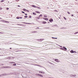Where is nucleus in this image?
I'll list each match as a JSON object with an SVG mask.
<instances>
[{
    "mask_svg": "<svg viewBox=\"0 0 78 78\" xmlns=\"http://www.w3.org/2000/svg\"><path fill=\"white\" fill-rule=\"evenodd\" d=\"M38 76H41V77H43V76L42 75H41L40 74H38Z\"/></svg>",
    "mask_w": 78,
    "mask_h": 78,
    "instance_id": "8",
    "label": "nucleus"
},
{
    "mask_svg": "<svg viewBox=\"0 0 78 78\" xmlns=\"http://www.w3.org/2000/svg\"><path fill=\"white\" fill-rule=\"evenodd\" d=\"M42 14L40 15L39 16V17H41V16H42Z\"/></svg>",
    "mask_w": 78,
    "mask_h": 78,
    "instance_id": "20",
    "label": "nucleus"
},
{
    "mask_svg": "<svg viewBox=\"0 0 78 78\" xmlns=\"http://www.w3.org/2000/svg\"><path fill=\"white\" fill-rule=\"evenodd\" d=\"M77 33H78V32H77Z\"/></svg>",
    "mask_w": 78,
    "mask_h": 78,
    "instance_id": "39",
    "label": "nucleus"
},
{
    "mask_svg": "<svg viewBox=\"0 0 78 78\" xmlns=\"http://www.w3.org/2000/svg\"><path fill=\"white\" fill-rule=\"evenodd\" d=\"M13 63V62H12V63Z\"/></svg>",
    "mask_w": 78,
    "mask_h": 78,
    "instance_id": "43",
    "label": "nucleus"
},
{
    "mask_svg": "<svg viewBox=\"0 0 78 78\" xmlns=\"http://www.w3.org/2000/svg\"><path fill=\"white\" fill-rule=\"evenodd\" d=\"M22 12V13H24V14L25 13V12Z\"/></svg>",
    "mask_w": 78,
    "mask_h": 78,
    "instance_id": "28",
    "label": "nucleus"
},
{
    "mask_svg": "<svg viewBox=\"0 0 78 78\" xmlns=\"http://www.w3.org/2000/svg\"><path fill=\"white\" fill-rule=\"evenodd\" d=\"M63 49L64 51H66V50H67V48H66V47H63Z\"/></svg>",
    "mask_w": 78,
    "mask_h": 78,
    "instance_id": "5",
    "label": "nucleus"
},
{
    "mask_svg": "<svg viewBox=\"0 0 78 78\" xmlns=\"http://www.w3.org/2000/svg\"><path fill=\"white\" fill-rule=\"evenodd\" d=\"M9 22L8 21H6L5 23H9Z\"/></svg>",
    "mask_w": 78,
    "mask_h": 78,
    "instance_id": "22",
    "label": "nucleus"
},
{
    "mask_svg": "<svg viewBox=\"0 0 78 78\" xmlns=\"http://www.w3.org/2000/svg\"><path fill=\"white\" fill-rule=\"evenodd\" d=\"M33 14L34 15H36V13H35L33 12Z\"/></svg>",
    "mask_w": 78,
    "mask_h": 78,
    "instance_id": "15",
    "label": "nucleus"
},
{
    "mask_svg": "<svg viewBox=\"0 0 78 78\" xmlns=\"http://www.w3.org/2000/svg\"><path fill=\"white\" fill-rule=\"evenodd\" d=\"M44 17H47V15H45L44 16Z\"/></svg>",
    "mask_w": 78,
    "mask_h": 78,
    "instance_id": "18",
    "label": "nucleus"
},
{
    "mask_svg": "<svg viewBox=\"0 0 78 78\" xmlns=\"http://www.w3.org/2000/svg\"><path fill=\"white\" fill-rule=\"evenodd\" d=\"M55 39H57V38H55Z\"/></svg>",
    "mask_w": 78,
    "mask_h": 78,
    "instance_id": "40",
    "label": "nucleus"
},
{
    "mask_svg": "<svg viewBox=\"0 0 78 78\" xmlns=\"http://www.w3.org/2000/svg\"><path fill=\"white\" fill-rule=\"evenodd\" d=\"M64 19L65 20H66V18L65 17H64Z\"/></svg>",
    "mask_w": 78,
    "mask_h": 78,
    "instance_id": "31",
    "label": "nucleus"
},
{
    "mask_svg": "<svg viewBox=\"0 0 78 78\" xmlns=\"http://www.w3.org/2000/svg\"><path fill=\"white\" fill-rule=\"evenodd\" d=\"M37 8H38V9H41V8L39 7H37Z\"/></svg>",
    "mask_w": 78,
    "mask_h": 78,
    "instance_id": "17",
    "label": "nucleus"
},
{
    "mask_svg": "<svg viewBox=\"0 0 78 78\" xmlns=\"http://www.w3.org/2000/svg\"><path fill=\"white\" fill-rule=\"evenodd\" d=\"M25 14L26 15V16H27V14L25 13Z\"/></svg>",
    "mask_w": 78,
    "mask_h": 78,
    "instance_id": "29",
    "label": "nucleus"
},
{
    "mask_svg": "<svg viewBox=\"0 0 78 78\" xmlns=\"http://www.w3.org/2000/svg\"><path fill=\"white\" fill-rule=\"evenodd\" d=\"M23 11H27V10L25 9H23Z\"/></svg>",
    "mask_w": 78,
    "mask_h": 78,
    "instance_id": "11",
    "label": "nucleus"
},
{
    "mask_svg": "<svg viewBox=\"0 0 78 78\" xmlns=\"http://www.w3.org/2000/svg\"><path fill=\"white\" fill-rule=\"evenodd\" d=\"M20 19H22V17H20Z\"/></svg>",
    "mask_w": 78,
    "mask_h": 78,
    "instance_id": "30",
    "label": "nucleus"
},
{
    "mask_svg": "<svg viewBox=\"0 0 78 78\" xmlns=\"http://www.w3.org/2000/svg\"><path fill=\"white\" fill-rule=\"evenodd\" d=\"M38 19H39V17H38Z\"/></svg>",
    "mask_w": 78,
    "mask_h": 78,
    "instance_id": "41",
    "label": "nucleus"
},
{
    "mask_svg": "<svg viewBox=\"0 0 78 78\" xmlns=\"http://www.w3.org/2000/svg\"><path fill=\"white\" fill-rule=\"evenodd\" d=\"M1 9H2V7H0V10H1Z\"/></svg>",
    "mask_w": 78,
    "mask_h": 78,
    "instance_id": "23",
    "label": "nucleus"
},
{
    "mask_svg": "<svg viewBox=\"0 0 78 78\" xmlns=\"http://www.w3.org/2000/svg\"><path fill=\"white\" fill-rule=\"evenodd\" d=\"M49 23V22L48 23Z\"/></svg>",
    "mask_w": 78,
    "mask_h": 78,
    "instance_id": "44",
    "label": "nucleus"
},
{
    "mask_svg": "<svg viewBox=\"0 0 78 78\" xmlns=\"http://www.w3.org/2000/svg\"><path fill=\"white\" fill-rule=\"evenodd\" d=\"M13 66H16V64H14L13 65Z\"/></svg>",
    "mask_w": 78,
    "mask_h": 78,
    "instance_id": "25",
    "label": "nucleus"
},
{
    "mask_svg": "<svg viewBox=\"0 0 78 78\" xmlns=\"http://www.w3.org/2000/svg\"><path fill=\"white\" fill-rule=\"evenodd\" d=\"M16 19H20V18L19 17H17Z\"/></svg>",
    "mask_w": 78,
    "mask_h": 78,
    "instance_id": "24",
    "label": "nucleus"
},
{
    "mask_svg": "<svg viewBox=\"0 0 78 78\" xmlns=\"http://www.w3.org/2000/svg\"><path fill=\"white\" fill-rule=\"evenodd\" d=\"M32 7H34V8H37V7H36V6L34 5H32Z\"/></svg>",
    "mask_w": 78,
    "mask_h": 78,
    "instance_id": "6",
    "label": "nucleus"
},
{
    "mask_svg": "<svg viewBox=\"0 0 78 78\" xmlns=\"http://www.w3.org/2000/svg\"><path fill=\"white\" fill-rule=\"evenodd\" d=\"M60 49H61V50H64V49H63V48H60Z\"/></svg>",
    "mask_w": 78,
    "mask_h": 78,
    "instance_id": "21",
    "label": "nucleus"
},
{
    "mask_svg": "<svg viewBox=\"0 0 78 78\" xmlns=\"http://www.w3.org/2000/svg\"><path fill=\"white\" fill-rule=\"evenodd\" d=\"M27 12H29V10H27Z\"/></svg>",
    "mask_w": 78,
    "mask_h": 78,
    "instance_id": "26",
    "label": "nucleus"
},
{
    "mask_svg": "<svg viewBox=\"0 0 78 78\" xmlns=\"http://www.w3.org/2000/svg\"><path fill=\"white\" fill-rule=\"evenodd\" d=\"M70 53H76V51H74L73 50H72L70 51Z\"/></svg>",
    "mask_w": 78,
    "mask_h": 78,
    "instance_id": "1",
    "label": "nucleus"
},
{
    "mask_svg": "<svg viewBox=\"0 0 78 78\" xmlns=\"http://www.w3.org/2000/svg\"><path fill=\"white\" fill-rule=\"evenodd\" d=\"M55 61L57 62H59V60L58 59H55Z\"/></svg>",
    "mask_w": 78,
    "mask_h": 78,
    "instance_id": "4",
    "label": "nucleus"
},
{
    "mask_svg": "<svg viewBox=\"0 0 78 78\" xmlns=\"http://www.w3.org/2000/svg\"><path fill=\"white\" fill-rule=\"evenodd\" d=\"M43 19H45V18H44Z\"/></svg>",
    "mask_w": 78,
    "mask_h": 78,
    "instance_id": "37",
    "label": "nucleus"
},
{
    "mask_svg": "<svg viewBox=\"0 0 78 78\" xmlns=\"http://www.w3.org/2000/svg\"><path fill=\"white\" fill-rule=\"evenodd\" d=\"M24 17H25L26 18H27L28 17V16H25Z\"/></svg>",
    "mask_w": 78,
    "mask_h": 78,
    "instance_id": "19",
    "label": "nucleus"
},
{
    "mask_svg": "<svg viewBox=\"0 0 78 78\" xmlns=\"http://www.w3.org/2000/svg\"><path fill=\"white\" fill-rule=\"evenodd\" d=\"M52 38H54V39H55V38H54V37H52Z\"/></svg>",
    "mask_w": 78,
    "mask_h": 78,
    "instance_id": "35",
    "label": "nucleus"
},
{
    "mask_svg": "<svg viewBox=\"0 0 78 78\" xmlns=\"http://www.w3.org/2000/svg\"><path fill=\"white\" fill-rule=\"evenodd\" d=\"M25 23L26 24H31V23Z\"/></svg>",
    "mask_w": 78,
    "mask_h": 78,
    "instance_id": "14",
    "label": "nucleus"
},
{
    "mask_svg": "<svg viewBox=\"0 0 78 78\" xmlns=\"http://www.w3.org/2000/svg\"><path fill=\"white\" fill-rule=\"evenodd\" d=\"M35 12H36V13H38V14H40V12L38 11H36Z\"/></svg>",
    "mask_w": 78,
    "mask_h": 78,
    "instance_id": "9",
    "label": "nucleus"
},
{
    "mask_svg": "<svg viewBox=\"0 0 78 78\" xmlns=\"http://www.w3.org/2000/svg\"><path fill=\"white\" fill-rule=\"evenodd\" d=\"M72 16H73V15H72Z\"/></svg>",
    "mask_w": 78,
    "mask_h": 78,
    "instance_id": "36",
    "label": "nucleus"
},
{
    "mask_svg": "<svg viewBox=\"0 0 78 78\" xmlns=\"http://www.w3.org/2000/svg\"><path fill=\"white\" fill-rule=\"evenodd\" d=\"M45 20H48V19L47 18H45Z\"/></svg>",
    "mask_w": 78,
    "mask_h": 78,
    "instance_id": "13",
    "label": "nucleus"
},
{
    "mask_svg": "<svg viewBox=\"0 0 78 78\" xmlns=\"http://www.w3.org/2000/svg\"><path fill=\"white\" fill-rule=\"evenodd\" d=\"M4 0H2L1 1V2H4Z\"/></svg>",
    "mask_w": 78,
    "mask_h": 78,
    "instance_id": "16",
    "label": "nucleus"
},
{
    "mask_svg": "<svg viewBox=\"0 0 78 78\" xmlns=\"http://www.w3.org/2000/svg\"><path fill=\"white\" fill-rule=\"evenodd\" d=\"M61 47H62V46H61Z\"/></svg>",
    "mask_w": 78,
    "mask_h": 78,
    "instance_id": "42",
    "label": "nucleus"
},
{
    "mask_svg": "<svg viewBox=\"0 0 78 78\" xmlns=\"http://www.w3.org/2000/svg\"><path fill=\"white\" fill-rule=\"evenodd\" d=\"M1 21H2V22H5V23H6V21L2 20H1Z\"/></svg>",
    "mask_w": 78,
    "mask_h": 78,
    "instance_id": "10",
    "label": "nucleus"
},
{
    "mask_svg": "<svg viewBox=\"0 0 78 78\" xmlns=\"http://www.w3.org/2000/svg\"><path fill=\"white\" fill-rule=\"evenodd\" d=\"M0 19H2V18H0Z\"/></svg>",
    "mask_w": 78,
    "mask_h": 78,
    "instance_id": "38",
    "label": "nucleus"
},
{
    "mask_svg": "<svg viewBox=\"0 0 78 78\" xmlns=\"http://www.w3.org/2000/svg\"><path fill=\"white\" fill-rule=\"evenodd\" d=\"M68 14H70V12H68Z\"/></svg>",
    "mask_w": 78,
    "mask_h": 78,
    "instance_id": "33",
    "label": "nucleus"
},
{
    "mask_svg": "<svg viewBox=\"0 0 78 78\" xmlns=\"http://www.w3.org/2000/svg\"><path fill=\"white\" fill-rule=\"evenodd\" d=\"M35 66H39L40 67H42L41 66H40L39 65H35Z\"/></svg>",
    "mask_w": 78,
    "mask_h": 78,
    "instance_id": "12",
    "label": "nucleus"
},
{
    "mask_svg": "<svg viewBox=\"0 0 78 78\" xmlns=\"http://www.w3.org/2000/svg\"><path fill=\"white\" fill-rule=\"evenodd\" d=\"M39 73H42V74H44L45 73L42 71H40Z\"/></svg>",
    "mask_w": 78,
    "mask_h": 78,
    "instance_id": "2",
    "label": "nucleus"
},
{
    "mask_svg": "<svg viewBox=\"0 0 78 78\" xmlns=\"http://www.w3.org/2000/svg\"><path fill=\"white\" fill-rule=\"evenodd\" d=\"M77 33V32H75V33H74V34H76Z\"/></svg>",
    "mask_w": 78,
    "mask_h": 78,
    "instance_id": "32",
    "label": "nucleus"
},
{
    "mask_svg": "<svg viewBox=\"0 0 78 78\" xmlns=\"http://www.w3.org/2000/svg\"><path fill=\"white\" fill-rule=\"evenodd\" d=\"M18 7H20V5H18Z\"/></svg>",
    "mask_w": 78,
    "mask_h": 78,
    "instance_id": "34",
    "label": "nucleus"
},
{
    "mask_svg": "<svg viewBox=\"0 0 78 78\" xmlns=\"http://www.w3.org/2000/svg\"><path fill=\"white\" fill-rule=\"evenodd\" d=\"M53 19H51L49 20V22H53Z\"/></svg>",
    "mask_w": 78,
    "mask_h": 78,
    "instance_id": "3",
    "label": "nucleus"
},
{
    "mask_svg": "<svg viewBox=\"0 0 78 78\" xmlns=\"http://www.w3.org/2000/svg\"><path fill=\"white\" fill-rule=\"evenodd\" d=\"M6 9L7 10H8V9H9V8H7Z\"/></svg>",
    "mask_w": 78,
    "mask_h": 78,
    "instance_id": "27",
    "label": "nucleus"
},
{
    "mask_svg": "<svg viewBox=\"0 0 78 78\" xmlns=\"http://www.w3.org/2000/svg\"><path fill=\"white\" fill-rule=\"evenodd\" d=\"M45 23H47V22H42L43 24H45Z\"/></svg>",
    "mask_w": 78,
    "mask_h": 78,
    "instance_id": "7",
    "label": "nucleus"
}]
</instances>
